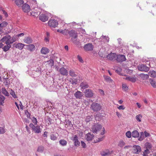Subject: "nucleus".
Listing matches in <instances>:
<instances>
[{
	"label": "nucleus",
	"mask_w": 156,
	"mask_h": 156,
	"mask_svg": "<svg viewBox=\"0 0 156 156\" xmlns=\"http://www.w3.org/2000/svg\"><path fill=\"white\" fill-rule=\"evenodd\" d=\"M48 25L51 27L55 28L58 25V21L55 19H51L50 20L48 23Z\"/></svg>",
	"instance_id": "nucleus-5"
},
{
	"label": "nucleus",
	"mask_w": 156,
	"mask_h": 156,
	"mask_svg": "<svg viewBox=\"0 0 156 156\" xmlns=\"http://www.w3.org/2000/svg\"><path fill=\"white\" fill-rule=\"evenodd\" d=\"M50 14V13L47 15L45 14H42L39 16V19L43 22H45L48 20Z\"/></svg>",
	"instance_id": "nucleus-11"
},
{
	"label": "nucleus",
	"mask_w": 156,
	"mask_h": 156,
	"mask_svg": "<svg viewBox=\"0 0 156 156\" xmlns=\"http://www.w3.org/2000/svg\"><path fill=\"white\" fill-rule=\"evenodd\" d=\"M132 136L134 138H137L139 136V133L138 131L135 130L131 133Z\"/></svg>",
	"instance_id": "nucleus-22"
},
{
	"label": "nucleus",
	"mask_w": 156,
	"mask_h": 156,
	"mask_svg": "<svg viewBox=\"0 0 156 156\" xmlns=\"http://www.w3.org/2000/svg\"><path fill=\"white\" fill-rule=\"evenodd\" d=\"M125 144V143L123 141H121L119 142L118 146L119 147H122L124 146Z\"/></svg>",
	"instance_id": "nucleus-54"
},
{
	"label": "nucleus",
	"mask_w": 156,
	"mask_h": 156,
	"mask_svg": "<svg viewBox=\"0 0 156 156\" xmlns=\"http://www.w3.org/2000/svg\"><path fill=\"white\" fill-rule=\"evenodd\" d=\"M102 125L98 123H95L91 128V131L94 133H97L102 128Z\"/></svg>",
	"instance_id": "nucleus-3"
},
{
	"label": "nucleus",
	"mask_w": 156,
	"mask_h": 156,
	"mask_svg": "<svg viewBox=\"0 0 156 156\" xmlns=\"http://www.w3.org/2000/svg\"><path fill=\"white\" fill-rule=\"evenodd\" d=\"M150 76L151 77H156V72L154 71H150L149 72Z\"/></svg>",
	"instance_id": "nucleus-40"
},
{
	"label": "nucleus",
	"mask_w": 156,
	"mask_h": 156,
	"mask_svg": "<svg viewBox=\"0 0 156 156\" xmlns=\"http://www.w3.org/2000/svg\"><path fill=\"white\" fill-rule=\"evenodd\" d=\"M32 120L34 125H37V119L36 118H35L34 117H32Z\"/></svg>",
	"instance_id": "nucleus-50"
},
{
	"label": "nucleus",
	"mask_w": 156,
	"mask_h": 156,
	"mask_svg": "<svg viewBox=\"0 0 156 156\" xmlns=\"http://www.w3.org/2000/svg\"><path fill=\"white\" fill-rule=\"evenodd\" d=\"M45 62L47 63L48 64L51 66H52L54 64V61L52 59H50V60Z\"/></svg>",
	"instance_id": "nucleus-49"
},
{
	"label": "nucleus",
	"mask_w": 156,
	"mask_h": 156,
	"mask_svg": "<svg viewBox=\"0 0 156 156\" xmlns=\"http://www.w3.org/2000/svg\"><path fill=\"white\" fill-rule=\"evenodd\" d=\"M23 41L25 43L27 44L31 43L33 42V40L31 38L29 37H25Z\"/></svg>",
	"instance_id": "nucleus-21"
},
{
	"label": "nucleus",
	"mask_w": 156,
	"mask_h": 156,
	"mask_svg": "<svg viewBox=\"0 0 156 156\" xmlns=\"http://www.w3.org/2000/svg\"><path fill=\"white\" fill-rule=\"evenodd\" d=\"M81 144L83 148H85L86 147V144L83 141H81Z\"/></svg>",
	"instance_id": "nucleus-63"
},
{
	"label": "nucleus",
	"mask_w": 156,
	"mask_h": 156,
	"mask_svg": "<svg viewBox=\"0 0 156 156\" xmlns=\"http://www.w3.org/2000/svg\"><path fill=\"white\" fill-rule=\"evenodd\" d=\"M4 83L6 86L8 87L10 84V81L8 80L5 79L4 81Z\"/></svg>",
	"instance_id": "nucleus-47"
},
{
	"label": "nucleus",
	"mask_w": 156,
	"mask_h": 156,
	"mask_svg": "<svg viewBox=\"0 0 156 156\" xmlns=\"http://www.w3.org/2000/svg\"><path fill=\"white\" fill-rule=\"evenodd\" d=\"M71 41L76 45L80 46L81 45V43L80 40L77 38H72L71 39Z\"/></svg>",
	"instance_id": "nucleus-17"
},
{
	"label": "nucleus",
	"mask_w": 156,
	"mask_h": 156,
	"mask_svg": "<svg viewBox=\"0 0 156 156\" xmlns=\"http://www.w3.org/2000/svg\"><path fill=\"white\" fill-rule=\"evenodd\" d=\"M144 133L143 132H141L140 133V136L139 137L138 140L140 141L143 140L145 138Z\"/></svg>",
	"instance_id": "nucleus-38"
},
{
	"label": "nucleus",
	"mask_w": 156,
	"mask_h": 156,
	"mask_svg": "<svg viewBox=\"0 0 156 156\" xmlns=\"http://www.w3.org/2000/svg\"><path fill=\"white\" fill-rule=\"evenodd\" d=\"M30 127L31 128L33 131L35 133H39L41 132V129L40 126L39 125H34L33 124L31 123L29 125Z\"/></svg>",
	"instance_id": "nucleus-4"
},
{
	"label": "nucleus",
	"mask_w": 156,
	"mask_h": 156,
	"mask_svg": "<svg viewBox=\"0 0 156 156\" xmlns=\"http://www.w3.org/2000/svg\"><path fill=\"white\" fill-rule=\"evenodd\" d=\"M83 48L85 51H90L93 50L94 46L92 43H89L85 44Z\"/></svg>",
	"instance_id": "nucleus-9"
},
{
	"label": "nucleus",
	"mask_w": 156,
	"mask_h": 156,
	"mask_svg": "<svg viewBox=\"0 0 156 156\" xmlns=\"http://www.w3.org/2000/svg\"><path fill=\"white\" fill-rule=\"evenodd\" d=\"M75 97L76 99H81L83 96L82 93L77 90L74 94Z\"/></svg>",
	"instance_id": "nucleus-16"
},
{
	"label": "nucleus",
	"mask_w": 156,
	"mask_h": 156,
	"mask_svg": "<svg viewBox=\"0 0 156 156\" xmlns=\"http://www.w3.org/2000/svg\"><path fill=\"white\" fill-rule=\"evenodd\" d=\"M143 156H149L148 154L150 153V151L147 149H145L142 152Z\"/></svg>",
	"instance_id": "nucleus-34"
},
{
	"label": "nucleus",
	"mask_w": 156,
	"mask_h": 156,
	"mask_svg": "<svg viewBox=\"0 0 156 156\" xmlns=\"http://www.w3.org/2000/svg\"><path fill=\"white\" fill-rule=\"evenodd\" d=\"M15 2L19 7H21V5L24 3L23 0H15Z\"/></svg>",
	"instance_id": "nucleus-24"
},
{
	"label": "nucleus",
	"mask_w": 156,
	"mask_h": 156,
	"mask_svg": "<svg viewBox=\"0 0 156 156\" xmlns=\"http://www.w3.org/2000/svg\"><path fill=\"white\" fill-rule=\"evenodd\" d=\"M140 76L143 80L147 79L149 77V75L148 74H145L144 73H141L140 74Z\"/></svg>",
	"instance_id": "nucleus-37"
},
{
	"label": "nucleus",
	"mask_w": 156,
	"mask_h": 156,
	"mask_svg": "<svg viewBox=\"0 0 156 156\" xmlns=\"http://www.w3.org/2000/svg\"><path fill=\"white\" fill-rule=\"evenodd\" d=\"M65 30L66 29H65V30H60L59 29H58L57 30V31L58 32H60L64 35H66V34L65 33Z\"/></svg>",
	"instance_id": "nucleus-55"
},
{
	"label": "nucleus",
	"mask_w": 156,
	"mask_h": 156,
	"mask_svg": "<svg viewBox=\"0 0 156 156\" xmlns=\"http://www.w3.org/2000/svg\"><path fill=\"white\" fill-rule=\"evenodd\" d=\"M32 71H33V72H32V73H33V75L34 76H35L37 75V74H37V73L40 74L41 72V71L40 70V69H37V70H35L34 69L33 70H33L30 71L29 73H30V74H31V72Z\"/></svg>",
	"instance_id": "nucleus-33"
},
{
	"label": "nucleus",
	"mask_w": 156,
	"mask_h": 156,
	"mask_svg": "<svg viewBox=\"0 0 156 156\" xmlns=\"http://www.w3.org/2000/svg\"><path fill=\"white\" fill-rule=\"evenodd\" d=\"M138 69L140 71L147 72L149 70V68L144 64H141L138 66Z\"/></svg>",
	"instance_id": "nucleus-8"
},
{
	"label": "nucleus",
	"mask_w": 156,
	"mask_h": 156,
	"mask_svg": "<svg viewBox=\"0 0 156 156\" xmlns=\"http://www.w3.org/2000/svg\"><path fill=\"white\" fill-rule=\"evenodd\" d=\"M144 134L145 137H148L150 135V134L146 131L144 132Z\"/></svg>",
	"instance_id": "nucleus-62"
},
{
	"label": "nucleus",
	"mask_w": 156,
	"mask_h": 156,
	"mask_svg": "<svg viewBox=\"0 0 156 156\" xmlns=\"http://www.w3.org/2000/svg\"><path fill=\"white\" fill-rule=\"evenodd\" d=\"M116 59L119 62H122L126 60L125 55H116Z\"/></svg>",
	"instance_id": "nucleus-7"
},
{
	"label": "nucleus",
	"mask_w": 156,
	"mask_h": 156,
	"mask_svg": "<svg viewBox=\"0 0 156 156\" xmlns=\"http://www.w3.org/2000/svg\"><path fill=\"white\" fill-rule=\"evenodd\" d=\"M8 24V23L5 22L3 21L1 23H0V27L3 28L6 26Z\"/></svg>",
	"instance_id": "nucleus-46"
},
{
	"label": "nucleus",
	"mask_w": 156,
	"mask_h": 156,
	"mask_svg": "<svg viewBox=\"0 0 156 156\" xmlns=\"http://www.w3.org/2000/svg\"><path fill=\"white\" fill-rule=\"evenodd\" d=\"M143 116L141 114H139L136 115V119L137 121L139 122L141 121V119L142 118Z\"/></svg>",
	"instance_id": "nucleus-43"
},
{
	"label": "nucleus",
	"mask_w": 156,
	"mask_h": 156,
	"mask_svg": "<svg viewBox=\"0 0 156 156\" xmlns=\"http://www.w3.org/2000/svg\"><path fill=\"white\" fill-rule=\"evenodd\" d=\"M10 94L14 98H17L15 92L12 90H11L10 91Z\"/></svg>",
	"instance_id": "nucleus-48"
},
{
	"label": "nucleus",
	"mask_w": 156,
	"mask_h": 156,
	"mask_svg": "<svg viewBox=\"0 0 156 156\" xmlns=\"http://www.w3.org/2000/svg\"><path fill=\"white\" fill-rule=\"evenodd\" d=\"M5 99V98L3 96L0 95V105H3Z\"/></svg>",
	"instance_id": "nucleus-31"
},
{
	"label": "nucleus",
	"mask_w": 156,
	"mask_h": 156,
	"mask_svg": "<svg viewBox=\"0 0 156 156\" xmlns=\"http://www.w3.org/2000/svg\"><path fill=\"white\" fill-rule=\"evenodd\" d=\"M90 108L93 111L97 112L101 109L102 106L99 103L93 102L90 105Z\"/></svg>",
	"instance_id": "nucleus-2"
},
{
	"label": "nucleus",
	"mask_w": 156,
	"mask_h": 156,
	"mask_svg": "<svg viewBox=\"0 0 156 156\" xmlns=\"http://www.w3.org/2000/svg\"><path fill=\"white\" fill-rule=\"evenodd\" d=\"M25 114L26 115L27 117L28 118H30L31 114L29 112H28V110H26L25 111Z\"/></svg>",
	"instance_id": "nucleus-52"
},
{
	"label": "nucleus",
	"mask_w": 156,
	"mask_h": 156,
	"mask_svg": "<svg viewBox=\"0 0 156 156\" xmlns=\"http://www.w3.org/2000/svg\"><path fill=\"white\" fill-rule=\"evenodd\" d=\"M48 132L46 131H45L44 132V133L43 134V136L44 137H47L48 136Z\"/></svg>",
	"instance_id": "nucleus-64"
},
{
	"label": "nucleus",
	"mask_w": 156,
	"mask_h": 156,
	"mask_svg": "<svg viewBox=\"0 0 156 156\" xmlns=\"http://www.w3.org/2000/svg\"><path fill=\"white\" fill-rule=\"evenodd\" d=\"M125 80L130 81L134 83L136 81V78L134 77L128 76L125 78Z\"/></svg>",
	"instance_id": "nucleus-28"
},
{
	"label": "nucleus",
	"mask_w": 156,
	"mask_h": 156,
	"mask_svg": "<svg viewBox=\"0 0 156 156\" xmlns=\"http://www.w3.org/2000/svg\"><path fill=\"white\" fill-rule=\"evenodd\" d=\"M1 92L2 94L6 96H9V94L5 87H3L1 89Z\"/></svg>",
	"instance_id": "nucleus-30"
},
{
	"label": "nucleus",
	"mask_w": 156,
	"mask_h": 156,
	"mask_svg": "<svg viewBox=\"0 0 156 156\" xmlns=\"http://www.w3.org/2000/svg\"><path fill=\"white\" fill-rule=\"evenodd\" d=\"M71 140L74 142V144L75 146H79L80 144V143L78 137L77 135H75L72 137Z\"/></svg>",
	"instance_id": "nucleus-10"
},
{
	"label": "nucleus",
	"mask_w": 156,
	"mask_h": 156,
	"mask_svg": "<svg viewBox=\"0 0 156 156\" xmlns=\"http://www.w3.org/2000/svg\"><path fill=\"white\" fill-rule=\"evenodd\" d=\"M68 34L69 36L72 38H77L78 36L77 33L74 30H72L69 31L68 32Z\"/></svg>",
	"instance_id": "nucleus-14"
},
{
	"label": "nucleus",
	"mask_w": 156,
	"mask_h": 156,
	"mask_svg": "<svg viewBox=\"0 0 156 156\" xmlns=\"http://www.w3.org/2000/svg\"><path fill=\"white\" fill-rule=\"evenodd\" d=\"M22 9L23 11L27 12H29L30 10V6L26 3H25L22 6Z\"/></svg>",
	"instance_id": "nucleus-13"
},
{
	"label": "nucleus",
	"mask_w": 156,
	"mask_h": 156,
	"mask_svg": "<svg viewBox=\"0 0 156 156\" xmlns=\"http://www.w3.org/2000/svg\"><path fill=\"white\" fill-rule=\"evenodd\" d=\"M44 150V147L43 146H41L37 148V151L40 153H42Z\"/></svg>",
	"instance_id": "nucleus-45"
},
{
	"label": "nucleus",
	"mask_w": 156,
	"mask_h": 156,
	"mask_svg": "<svg viewBox=\"0 0 156 156\" xmlns=\"http://www.w3.org/2000/svg\"><path fill=\"white\" fill-rule=\"evenodd\" d=\"M50 139L53 140H55L57 139V137L54 134H51L50 136Z\"/></svg>",
	"instance_id": "nucleus-51"
},
{
	"label": "nucleus",
	"mask_w": 156,
	"mask_h": 156,
	"mask_svg": "<svg viewBox=\"0 0 156 156\" xmlns=\"http://www.w3.org/2000/svg\"><path fill=\"white\" fill-rule=\"evenodd\" d=\"M1 40L3 42H5L6 44H10L16 41V38L14 37H11L9 35H6Z\"/></svg>",
	"instance_id": "nucleus-1"
},
{
	"label": "nucleus",
	"mask_w": 156,
	"mask_h": 156,
	"mask_svg": "<svg viewBox=\"0 0 156 156\" xmlns=\"http://www.w3.org/2000/svg\"><path fill=\"white\" fill-rule=\"evenodd\" d=\"M150 83L152 87L154 88L156 87V83L155 81L153 80L150 79H149Z\"/></svg>",
	"instance_id": "nucleus-35"
},
{
	"label": "nucleus",
	"mask_w": 156,
	"mask_h": 156,
	"mask_svg": "<svg viewBox=\"0 0 156 156\" xmlns=\"http://www.w3.org/2000/svg\"><path fill=\"white\" fill-rule=\"evenodd\" d=\"M69 72V74L71 76L73 77H75L76 76V75L73 69H71Z\"/></svg>",
	"instance_id": "nucleus-42"
},
{
	"label": "nucleus",
	"mask_w": 156,
	"mask_h": 156,
	"mask_svg": "<svg viewBox=\"0 0 156 156\" xmlns=\"http://www.w3.org/2000/svg\"><path fill=\"white\" fill-rule=\"evenodd\" d=\"M59 72L63 76H67L68 75V71L66 69L63 67L59 69Z\"/></svg>",
	"instance_id": "nucleus-15"
},
{
	"label": "nucleus",
	"mask_w": 156,
	"mask_h": 156,
	"mask_svg": "<svg viewBox=\"0 0 156 156\" xmlns=\"http://www.w3.org/2000/svg\"><path fill=\"white\" fill-rule=\"evenodd\" d=\"M27 48L28 49L31 51H34L35 49V46L32 44L27 45Z\"/></svg>",
	"instance_id": "nucleus-25"
},
{
	"label": "nucleus",
	"mask_w": 156,
	"mask_h": 156,
	"mask_svg": "<svg viewBox=\"0 0 156 156\" xmlns=\"http://www.w3.org/2000/svg\"><path fill=\"white\" fill-rule=\"evenodd\" d=\"M70 82L73 85H76L77 83V81L76 80H72L70 81Z\"/></svg>",
	"instance_id": "nucleus-58"
},
{
	"label": "nucleus",
	"mask_w": 156,
	"mask_h": 156,
	"mask_svg": "<svg viewBox=\"0 0 156 156\" xmlns=\"http://www.w3.org/2000/svg\"><path fill=\"white\" fill-rule=\"evenodd\" d=\"M84 93L85 97L87 98H92L94 95L93 91L89 89H86L84 92Z\"/></svg>",
	"instance_id": "nucleus-6"
},
{
	"label": "nucleus",
	"mask_w": 156,
	"mask_h": 156,
	"mask_svg": "<svg viewBox=\"0 0 156 156\" xmlns=\"http://www.w3.org/2000/svg\"><path fill=\"white\" fill-rule=\"evenodd\" d=\"M116 58V55L114 53H111L107 56V58L109 60H112L115 59Z\"/></svg>",
	"instance_id": "nucleus-18"
},
{
	"label": "nucleus",
	"mask_w": 156,
	"mask_h": 156,
	"mask_svg": "<svg viewBox=\"0 0 156 156\" xmlns=\"http://www.w3.org/2000/svg\"><path fill=\"white\" fill-rule=\"evenodd\" d=\"M93 118L94 116L93 115L88 116L86 117L85 121L87 122H88L91 121Z\"/></svg>",
	"instance_id": "nucleus-41"
},
{
	"label": "nucleus",
	"mask_w": 156,
	"mask_h": 156,
	"mask_svg": "<svg viewBox=\"0 0 156 156\" xmlns=\"http://www.w3.org/2000/svg\"><path fill=\"white\" fill-rule=\"evenodd\" d=\"M122 71V69L119 67H118L115 70L116 73L120 75H122L121 73Z\"/></svg>",
	"instance_id": "nucleus-44"
},
{
	"label": "nucleus",
	"mask_w": 156,
	"mask_h": 156,
	"mask_svg": "<svg viewBox=\"0 0 156 156\" xmlns=\"http://www.w3.org/2000/svg\"><path fill=\"white\" fill-rule=\"evenodd\" d=\"M5 131L4 128L0 127V134H3L5 133Z\"/></svg>",
	"instance_id": "nucleus-57"
},
{
	"label": "nucleus",
	"mask_w": 156,
	"mask_h": 156,
	"mask_svg": "<svg viewBox=\"0 0 156 156\" xmlns=\"http://www.w3.org/2000/svg\"><path fill=\"white\" fill-rule=\"evenodd\" d=\"M94 137V135L93 134H91L90 133H88L85 136L86 139L87 141H91Z\"/></svg>",
	"instance_id": "nucleus-20"
},
{
	"label": "nucleus",
	"mask_w": 156,
	"mask_h": 156,
	"mask_svg": "<svg viewBox=\"0 0 156 156\" xmlns=\"http://www.w3.org/2000/svg\"><path fill=\"white\" fill-rule=\"evenodd\" d=\"M24 46V44L21 43H19L16 45L15 47L16 48H18L19 49L22 50Z\"/></svg>",
	"instance_id": "nucleus-36"
},
{
	"label": "nucleus",
	"mask_w": 156,
	"mask_h": 156,
	"mask_svg": "<svg viewBox=\"0 0 156 156\" xmlns=\"http://www.w3.org/2000/svg\"><path fill=\"white\" fill-rule=\"evenodd\" d=\"M104 77L105 80L107 82L112 83L113 82V80L109 76L104 75Z\"/></svg>",
	"instance_id": "nucleus-32"
},
{
	"label": "nucleus",
	"mask_w": 156,
	"mask_h": 156,
	"mask_svg": "<svg viewBox=\"0 0 156 156\" xmlns=\"http://www.w3.org/2000/svg\"><path fill=\"white\" fill-rule=\"evenodd\" d=\"M25 128L26 129V130L28 132V133H29V134L30 133V128H29V127L27 126V125H26Z\"/></svg>",
	"instance_id": "nucleus-60"
},
{
	"label": "nucleus",
	"mask_w": 156,
	"mask_h": 156,
	"mask_svg": "<svg viewBox=\"0 0 156 156\" xmlns=\"http://www.w3.org/2000/svg\"><path fill=\"white\" fill-rule=\"evenodd\" d=\"M101 37H102L103 38H105V40L107 41L108 42H109V37L103 35Z\"/></svg>",
	"instance_id": "nucleus-61"
},
{
	"label": "nucleus",
	"mask_w": 156,
	"mask_h": 156,
	"mask_svg": "<svg viewBox=\"0 0 156 156\" xmlns=\"http://www.w3.org/2000/svg\"><path fill=\"white\" fill-rule=\"evenodd\" d=\"M122 89L124 91H126L128 89V87L126 84H122Z\"/></svg>",
	"instance_id": "nucleus-56"
},
{
	"label": "nucleus",
	"mask_w": 156,
	"mask_h": 156,
	"mask_svg": "<svg viewBox=\"0 0 156 156\" xmlns=\"http://www.w3.org/2000/svg\"><path fill=\"white\" fill-rule=\"evenodd\" d=\"M127 137L128 138H130L132 136L131 133L130 131H127L126 133Z\"/></svg>",
	"instance_id": "nucleus-53"
},
{
	"label": "nucleus",
	"mask_w": 156,
	"mask_h": 156,
	"mask_svg": "<svg viewBox=\"0 0 156 156\" xmlns=\"http://www.w3.org/2000/svg\"><path fill=\"white\" fill-rule=\"evenodd\" d=\"M144 146L145 149H147L149 150H151L152 148V144L149 142L145 143L144 144Z\"/></svg>",
	"instance_id": "nucleus-27"
},
{
	"label": "nucleus",
	"mask_w": 156,
	"mask_h": 156,
	"mask_svg": "<svg viewBox=\"0 0 156 156\" xmlns=\"http://www.w3.org/2000/svg\"><path fill=\"white\" fill-rule=\"evenodd\" d=\"M141 151V148L140 146L134 145L133 146V153L135 154H139Z\"/></svg>",
	"instance_id": "nucleus-12"
},
{
	"label": "nucleus",
	"mask_w": 156,
	"mask_h": 156,
	"mask_svg": "<svg viewBox=\"0 0 156 156\" xmlns=\"http://www.w3.org/2000/svg\"><path fill=\"white\" fill-rule=\"evenodd\" d=\"M109 151L108 150H105L101 153V154L102 156H108L111 154Z\"/></svg>",
	"instance_id": "nucleus-19"
},
{
	"label": "nucleus",
	"mask_w": 156,
	"mask_h": 156,
	"mask_svg": "<svg viewBox=\"0 0 156 156\" xmlns=\"http://www.w3.org/2000/svg\"><path fill=\"white\" fill-rule=\"evenodd\" d=\"M6 45H5L4 46L3 49V50L5 51H8L11 47V45L9 44H6Z\"/></svg>",
	"instance_id": "nucleus-39"
},
{
	"label": "nucleus",
	"mask_w": 156,
	"mask_h": 156,
	"mask_svg": "<svg viewBox=\"0 0 156 156\" xmlns=\"http://www.w3.org/2000/svg\"><path fill=\"white\" fill-rule=\"evenodd\" d=\"M60 144L62 146H66L67 144V141L64 139H61L59 141Z\"/></svg>",
	"instance_id": "nucleus-29"
},
{
	"label": "nucleus",
	"mask_w": 156,
	"mask_h": 156,
	"mask_svg": "<svg viewBox=\"0 0 156 156\" xmlns=\"http://www.w3.org/2000/svg\"><path fill=\"white\" fill-rule=\"evenodd\" d=\"M41 52L42 54L46 55L49 52V50L46 48L43 47L41 49Z\"/></svg>",
	"instance_id": "nucleus-23"
},
{
	"label": "nucleus",
	"mask_w": 156,
	"mask_h": 156,
	"mask_svg": "<svg viewBox=\"0 0 156 156\" xmlns=\"http://www.w3.org/2000/svg\"><path fill=\"white\" fill-rule=\"evenodd\" d=\"M80 87L83 89H85L88 87L89 85L88 83L86 82H83L81 83Z\"/></svg>",
	"instance_id": "nucleus-26"
},
{
	"label": "nucleus",
	"mask_w": 156,
	"mask_h": 156,
	"mask_svg": "<svg viewBox=\"0 0 156 156\" xmlns=\"http://www.w3.org/2000/svg\"><path fill=\"white\" fill-rule=\"evenodd\" d=\"M77 57L78 59L80 62L81 63H83V61L82 58L80 55H78L77 56Z\"/></svg>",
	"instance_id": "nucleus-59"
}]
</instances>
